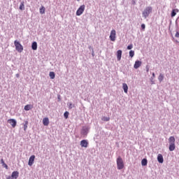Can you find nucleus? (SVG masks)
I'll return each mask as SVG.
<instances>
[{
    "label": "nucleus",
    "mask_w": 179,
    "mask_h": 179,
    "mask_svg": "<svg viewBox=\"0 0 179 179\" xmlns=\"http://www.w3.org/2000/svg\"><path fill=\"white\" fill-rule=\"evenodd\" d=\"M152 10H153V8L150 6L146 7L145 9L143 11V16L146 19L152 13Z\"/></svg>",
    "instance_id": "nucleus-2"
},
{
    "label": "nucleus",
    "mask_w": 179,
    "mask_h": 179,
    "mask_svg": "<svg viewBox=\"0 0 179 179\" xmlns=\"http://www.w3.org/2000/svg\"><path fill=\"white\" fill-rule=\"evenodd\" d=\"M34 159H36V156L35 155H31L29 157V162H28V165L29 166H33V164H34Z\"/></svg>",
    "instance_id": "nucleus-7"
},
{
    "label": "nucleus",
    "mask_w": 179,
    "mask_h": 179,
    "mask_svg": "<svg viewBox=\"0 0 179 179\" xmlns=\"http://www.w3.org/2000/svg\"><path fill=\"white\" fill-rule=\"evenodd\" d=\"M135 55V52L134 50L129 51V56L132 58Z\"/></svg>",
    "instance_id": "nucleus-26"
},
{
    "label": "nucleus",
    "mask_w": 179,
    "mask_h": 179,
    "mask_svg": "<svg viewBox=\"0 0 179 179\" xmlns=\"http://www.w3.org/2000/svg\"><path fill=\"white\" fill-rule=\"evenodd\" d=\"M8 122L10 123V124L11 125V127H12L13 128H15V127H16L17 122H16V120H15V119H9V120H8Z\"/></svg>",
    "instance_id": "nucleus-9"
},
{
    "label": "nucleus",
    "mask_w": 179,
    "mask_h": 179,
    "mask_svg": "<svg viewBox=\"0 0 179 179\" xmlns=\"http://www.w3.org/2000/svg\"><path fill=\"white\" fill-rule=\"evenodd\" d=\"M41 15H44L45 13V7L41 6V8L39 9Z\"/></svg>",
    "instance_id": "nucleus-18"
},
{
    "label": "nucleus",
    "mask_w": 179,
    "mask_h": 179,
    "mask_svg": "<svg viewBox=\"0 0 179 179\" xmlns=\"http://www.w3.org/2000/svg\"><path fill=\"white\" fill-rule=\"evenodd\" d=\"M24 2H22L20 5V10H24Z\"/></svg>",
    "instance_id": "nucleus-25"
},
{
    "label": "nucleus",
    "mask_w": 179,
    "mask_h": 179,
    "mask_svg": "<svg viewBox=\"0 0 179 179\" xmlns=\"http://www.w3.org/2000/svg\"><path fill=\"white\" fill-rule=\"evenodd\" d=\"M69 108H72V103H70L69 104Z\"/></svg>",
    "instance_id": "nucleus-34"
},
{
    "label": "nucleus",
    "mask_w": 179,
    "mask_h": 179,
    "mask_svg": "<svg viewBox=\"0 0 179 179\" xmlns=\"http://www.w3.org/2000/svg\"><path fill=\"white\" fill-rule=\"evenodd\" d=\"M163 79H164V76L163 74L160 73L158 77V80L159 82H163Z\"/></svg>",
    "instance_id": "nucleus-23"
},
{
    "label": "nucleus",
    "mask_w": 179,
    "mask_h": 179,
    "mask_svg": "<svg viewBox=\"0 0 179 179\" xmlns=\"http://www.w3.org/2000/svg\"><path fill=\"white\" fill-rule=\"evenodd\" d=\"M77 1H80V0H77Z\"/></svg>",
    "instance_id": "nucleus-38"
},
{
    "label": "nucleus",
    "mask_w": 179,
    "mask_h": 179,
    "mask_svg": "<svg viewBox=\"0 0 179 179\" xmlns=\"http://www.w3.org/2000/svg\"><path fill=\"white\" fill-rule=\"evenodd\" d=\"M17 78H19V74H17Z\"/></svg>",
    "instance_id": "nucleus-36"
},
{
    "label": "nucleus",
    "mask_w": 179,
    "mask_h": 179,
    "mask_svg": "<svg viewBox=\"0 0 179 179\" xmlns=\"http://www.w3.org/2000/svg\"><path fill=\"white\" fill-rule=\"evenodd\" d=\"M101 120H102V121L108 122V121H110V117H103L101 118Z\"/></svg>",
    "instance_id": "nucleus-28"
},
{
    "label": "nucleus",
    "mask_w": 179,
    "mask_h": 179,
    "mask_svg": "<svg viewBox=\"0 0 179 179\" xmlns=\"http://www.w3.org/2000/svg\"><path fill=\"white\" fill-rule=\"evenodd\" d=\"M145 24H142L141 29H143V30H145Z\"/></svg>",
    "instance_id": "nucleus-33"
},
{
    "label": "nucleus",
    "mask_w": 179,
    "mask_h": 179,
    "mask_svg": "<svg viewBox=\"0 0 179 179\" xmlns=\"http://www.w3.org/2000/svg\"><path fill=\"white\" fill-rule=\"evenodd\" d=\"M43 124L45 127H48L50 124V119H48V117H44L43 119Z\"/></svg>",
    "instance_id": "nucleus-11"
},
{
    "label": "nucleus",
    "mask_w": 179,
    "mask_h": 179,
    "mask_svg": "<svg viewBox=\"0 0 179 179\" xmlns=\"http://www.w3.org/2000/svg\"><path fill=\"white\" fill-rule=\"evenodd\" d=\"M157 161L159 163H163L164 162V159H163V155L162 154H159L157 156Z\"/></svg>",
    "instance_id": "nucleus-13"
},
{
    "label": "nucleus",
    "mask_w": 179,
    "mask_h": 179,
    "mask_svg": "<svg viewBox=\"0 0 179 179\" xmlns=\"http://www.w3.org/2000/svg\"><path fill=\"white\" fill-rule=\"evenodd\" d=\"M1 164H2V166H3V164H5V162L3 161V159H1Z\"/></svg>",
    "instance_id": "nucleus-32"
},
{
    "label": "nucleus",
    "mask_w": 179,
    "mask_h": 179,
    "mask_svg": "<svg viewBox=\"0 0 179 179\" xmlns=\"http://www.w3.org/2000/svg\"><path fill=\"white\" fill-rule=\"evenodd\" d=\"M169 142L170 144L176 143V138H174V136H170L169 138Z\"/></svg>",
    "instance_id": "nucleus-17"
},
{
    "label": "nucleus",
    "mask_w": 179,
    "mask_h": 179,
    "mask_svg": "<svg viewBox=\"0 0 179 179\" xmlns=\"http://www.w3.org/2000/svg\"><path fill=\"white\" fill-rule=\"evenodd\" d=\"M141 165L142 166H148V159H142Z\"/></svg>",
    "instance_id": "nucleus-22"
},
{
    "label": "nucleus",
    "mask_w": 179,
    "mask_h": 179,
    "mask_svg": "<svg viewBox=\"0 0 179 179\" xmlns=\"http://www.w3.org/2000/svg\"><path fill=\"white\" fill-rule=\"evenodd\" d=\"M122 89L124 92V93H128V85H127V83H123L122 84Z\"/></svg>",
    "instance_id": "nucleus-14"
},
{
    "label": "nucleus",
    "mask_w": 179,
    "mask_h": 179,
    "mask_svg": "<svg viewBox=\"0 0 179 179\" xmlns=\"http://www.w3.org/2000/svg\"><path fill=\"white\" fill-rule=\"evenodd\" d=\"M31 48L34 50H37V42H33L31 45Z\"/></svg>",
    "instance_id": "nucleus-21"
},
{
    "label": "nucleus",
    "mask_w": 179,
    "mask_h": 179,
    "mask_svg": "<svg viewBox=\"0 0 179 179\" xmlns=\"http://www.w3.org/2000/svg\"><path fill=\"white\" fill-rule=\"evenodd\" d=\"M17 177H19V172L15 171L12 173L11 176H8L6 179H17Z\"/></svg>",
    "instance_id": "nucleus-6"
},
{
    "label": "nucleus",
    "mask_w": 179,
    "mask_h": 179,
    "mask_svg": "<svg viewBox=\"0 0 179 179\" xmlns=\"http://www.w3.org/2000/svg\"><path fill=\"white\" fill-rule=\"evenodd\" d=\"M175 37H176V38H179V32H176Z\"/></svg>",
    "instance_id": "nucleus-31"
},
{
    "label": "nucleus",
    "mask_w": 179,
    "mask_h": 179,
    "mask_svg": "<svg viewBox=\"0 0 179 179\" xmlns=\"http://www.w3.org/2000/svg\"><path fill=\"white\" fill-rule=\"evenodd\" d=\"M169 150L170 152H173L176 150V143L169 144Z\"/></svg>",
    "instance_id": "nucleus-16"
},
{
    "label": "nucleus",
    "mask_w": 179,
    "mask_h": 179,
    "mask_svg": "<svg viewBox=\"0 0 179 179\" xmlns=\"http://www.w3.org/2000/svg\"><path fill=\"white\" fill-rule=\"evenodd\" d=\"M122 56V50H117V60L121 61V57Z\"/></svg>",
    "instance_id": "nucleus-12"
},
{
    "label": "nucleus",
    "mask_w": 179,
    "mask_h": 179,
    "mask_svg": "<svg viewBox=\"0 0 179 179\" xmlns=\"http://www.w3.org/2000/svg\"><path fill=\"white\" fill-rule=\"evenodd\" d=\"M147 72H149V69H147Z\"/></svg>",
    "instance_id": "nucleus-37"
},
{
    "label": "nucleus",
    "mask_w": 179,
    "mask_h": 179,
    "mask_svg": "<svg viewBox=\"0 0 179 179\" xmlns=\"http://www.w3.org/2000/svg\"><path fill=\"white\" fill-rule=\"evenodd\" d=\"M27 125H29V122L26 120L24 121V131H26L27 129Z\"/></svg>",
    "instance_id": "nucleus-24"
},
{
    "label": "nucleus",
    "mask_w": 179,
    "mask_h": 179,
    "mask_svg": "<svg viewBox=\"0 0 179 179\" xmlns=\"http://www.w3.org/2000/svg\"><path fill=\"white\" fill-rule=\"evenodd\" d=\"M50 79H55V73L54 71H50L49 73Z\"/></svg>",
    "instance_id": "nucleus-20"
},
{
    "label": "nucleus",
    "mask_w": 179,
    "mask_h": 179,
    "mask_svg": "<svg viewBox=\"0 0 179 179\" xmlns=\"http://www.w3.org/2000/svg\"><path fill=\"white\" fill-rule=\"evenodd\" d=\"M14 45L15 47V50L18 52H22L23 51V45H22V44H20V42H19L17 41H15Z\"/></svg>",
    "instance_id": "nucleus-3"
},
{
    "label": "nucleus",
    "mask_w": 179,
    "mask_h": 179,
    "mask_svg": "<svg viewBox=\"0 0 179 179\" xmlns=\"http://www.w3.org/2000/svg\"><path fill=\"white\" fill-rule=\"evenodd\" d=\"M142 65V62L137 60L135 62V64L134 65V69H138V68H139L140 66H141Z\"/></svg>",
    "instance_id": "nucleus-10"
},
{
    "label": "nucleus",
    "mask_w": 179,
    "mask_h": 179,
    "mask_svg": "<svg viewBox=\"0 0 179 179\" xmlns=\"http://www.w3.org/2000/svg\"><path fill=\"white\" fill-rule=\"evenodd\" d=\"M116 36H117V32L115 31V29H113L110 31V34L109 36L110 41H115V39L117 38Z\"/></svg>",
    "instance_id": "nucleus-5"
},
{
    "label": "nucleus",
    "mask_w": 179,
    "mask_h": 179,
    "mask_svg": "<svg viewBox=\"0 0 179 179\" xmlns=\"http://www.w3.org/2000/svg\"><path fill=\"white\" fill-rule=\"evenodd\" d=\"M117 170H122L124 167V160L121 157H118L116 159Z\"/></svg>",
    "instance_id": "nucleus-1"
},
{
    "label": "nucleus",
    "mask_w": 179,
    "mask_h": 179,
    "mask_svg": "<svg viewBox=\"0 0 179 179\" xmlns=\"http://www.w3.org/2000/svg\"><path fill=\"white\" fill-rule=\"evenodd\" d=\"M152 77H155V73H152Z\"/></svg>",
    "instance_id": "nucleus-35"
},
{
    "label": "nucleus",
    "mask_w": 179,
    "mask_h": 179,
    "mask_svg": "<svg viewBox=\"0 0 179 179\" xmlns=\"http://www.w3.org/2000/svg\"><path fill=\"white\" fill-rule=\"evenodd\" d=\"M133 48H134V45H132V44L129 45L127 46V50H132Z\"/></svg>",
    "instance_id": "nucleus-29"
},
{
    "label": "nucleus",
    "mask_w": 179,
    "mask_h": 179,
    "mask_svg": "<svg viewBox=\"0 0 179 179\" xmlns=\"http://www.w3.org/2000/svg\"><path fill=\"white\" fill-rule=\"evenodd\" d=\"M64 118H66V120H67L68 117L69 116V112L66 111L64 114Z\"/></svg>",
    "instance_id": "nucleus-27"
},
{
    "label": "nucleus",
    "mask_w": 179,
    "mask_h": 179,
    "mask_svg": "<svg viewBox=\"0 0 179 179\" xmlns=\"http://www.w3.org/2000/svg\"><path fill=\"white\" fill-rule=\"evenodd\" d=\"M177 13H178V9H174L171 12V17H174L176 15H177Z\"/></svg>",
    "instance_id": "nucleus-19"
},
{
    "label": "nucleus",
    "mask_w": 179,
    "mask_h": 179,
    "mask_svg": "<svg viewBox=\"0 0 179 179\" xmlns=\"http://www.w3.org/2000/svg\"><path fill=\"white\" fill-rule=\"evenodd\" d=\"M88 145H89V143L87 142V140H82L80 141L81 148H87Z\"/></svg>",
    "instance_id": "nucleus-8"
},
{
    "label": "nucleus",
    "mask_w": 179,
    "mask_h": 179,
    "mask_svg": "<svg viewBox=\"0 0 179 179\" xmlns=\"http://www.w3.org/2000/svg\"><path fill=\"white\" fill-rule=\"evenodd\" d=\"M3 167H4L6 170H8V169H9V167L8 166V165L6 164H3Z\"/></svg>",
    "instance_id": "nucleus-30"
},
{
    "label": "nucleus",
    "mask_w": 179,
    "mask_h": 179,
    "mask_svg": "<svg viewBox=\"0 0 179 179\" xmlns=\"http://www.w3.org/2000/svg\"><path fill=\"white\" fill-rule=\"evenodd\" d=\"M31 108H33V105L28 104L24 106V110H25V111H29Z\"/></svg>",
    "instance_id": "nucleus-15"
},
{
    "label": "nucleus",
    "mask_w": 179,
    "mask_h": 179,
    "mask_svg": "<svg viewBox=\"0 0 179 179\" xmlns=\"http://www.w3.org/2000/svg\"><path fill=\"white\" fill-rule=\"evenodd\" d=\"M85 8H86L85 4L80 6L76 11V15L80 16V15H82L83 13V12H85Z\"/></svg>",
    "instance_id": "nucleus-4"
}]
</instances>
